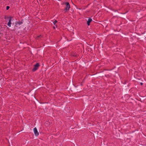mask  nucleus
Here are the masks:
<instances>
[{
  "instance_id": "1",
  "label": "nucleus",
  "mask_w": 146,
  "mask_h": 146,
  "mask_svg": "<svg viewBox=\"0 0 146 146\" xmlns=\"http://www.w3.org/2000/svg\"><path fill=\"white\" fill-rule=\"evenodd\" d=\"M63 4L65 5L66 6V7L64 9V10H65L66 11H68L70 8L69 3L68 2H66L64 3Z\"/></svg>"
},
{
  "instance_id": "2",
  "label": "nucleus",
  "mask_w": 146,
  "mask_h": 146,
  "mask_svg": "<svg viewBox=\"0 0 146 146\" xmlns=\"http://www.w3.org/2000/svg\"><path fill=\"white\" fill-rule=\"evenodd\" d=\"M39 66V64L38 63H36V64L34 65V67L33 69L32 70L33 71H35L38 69Z\"/></svg>"
},
{
  "instance_id": "3",
  "label": "nucleus",
  "mask_w": 146,
  "mask_h": 146,
  "mask_svg": "<svg viewBox=\"0 0 146 146\" xmlns=\"http://www.w3.org/2000/svg\"><path fill=\"white\" fill-rule=\"evenodd\" d=\"M33 131L35 136H38L39 135V133L38 132L37 129L36 127H35L33 129Z\"/></svg>"
},
{
  "instance_id": "4",
  "label": "nucleus",
  "mask_w": 146,
  "mask_h": 146,
  "mask_svg": "<svg viewBox=\"0 0 146 146\" xmlns=\"http://www.w3.org/2000/svg\"><path fill=\"white\" fill-rule=\"evenodd\" d=\"M92 19L91 18H89L88 19V21L87 22V24L88 25H90V22L92 21Z\"/></svg>"
},
{
  "instance_id": "5",
  "label": "nucleus",
  "mask_w": 146,
  "mask_h": 146,
  "mask_svg": "<svg viewBox=\"0 0 146 146\" xmlns=\"http://www.w3.org/2000/svg\"><path fill=\"white\" fill-rule=\"evenodd\" d=\"M11 19H10L9 20V22L7 24V25L9 27H10L11 26Z\"/></svg>"
},
{
  "instance_id": "6",
  "label": "nucleus",
  "mask_w": 146,
  "mask_h": 146,
  "mask_svg": "<svg viewBox=\"0 0 146 146\" xmlns=\"http://www.w3.org/2000/svg\"><path fill=\"white\" fill-rule=\"evenodd\" d=\"M42 37V36L40 35V36H37L36 38L37 39H39V38H40Z\"/></svg>"
},
{
  "instance_id": "7",
  "label": "nucleus",
  "mask_w": 146,
  "mask_h": 146,
  "mask_svg": "<svg viewBox=\"0 0 146 146\" xmlns=\"http://www.w3.org/2000/svg\"><path fill=\"white\" fill-rule=\"evenodd\" d=\"M72 56H76V55L75 54H72Z\"/></svg>"
},
{
  "instance_id": "8",
  "label": "nucleus",
  "mask_w": 146,
  "mask_h": 146,
  "mask_svg": "<svg viewBox=\"0 0 146 146\" xmlns=\"http://www.w3.org/2000/svg\"><path fill=\"white\" fill-rule=\"evenodd\" d=\"M57 22V21L56 20H55L54 22L53 23L54 25H55V24Z\"/></svg>"
},
{
  "instance_id": "9",
  "label": "nucleus",
  "mask_w": 146,
  "mask_h": 146,
  "mask_svg": "<svg viewBox=\"0 0 146 146\" xmlns=\"http://www.w3.org/2000/svg\"><path fill=\"white\" fill-rule=\"evenodd\" d=\"M9 6H7V7H6V10H7L8 9H9Z\"/></svg>"
},
{
  "instance_id": "10",
  "label": "nucleus",
  "mask_w": 146,
  "mask_h": 146,
  "mask_svg": "<svg viewBox=\"0 0 146 146\" xmlns=\"http://www.w3.org/2000/svg\"><path fill=\"white\" fill-rule=\"evenodd\" d=\"M9 17H5V19H9Z\"/></svg>"
},
{
  "instance_id": "11",
  "label": "nucleus",
  "mask_w": 146,
  "mask_h": 146,
  "mask_svg": "<svg viewBox=\"0 0 146 146\" xmlns=\"http://www.w3.org/2000/svg\"><path fill=\"white\" fill-rule=\"evenodd\" d=\"M140 84H141V85H143V83H142V82H141V83H140Z\"/></svg>"
},
{
  "instance_id": "12",
  "label": "nucleus",
  "mask_w": 146,
  "mask_h": 146,
  "mask_svg": "<svg viewBox=\"0 0 146 146\" xmlns=\"http://www.w3.org/2000/svg\"><path fill=\"white\" fill-rule=\"evenodd\" d=\"M53 28H54V29H55V27H53Z\"/></svg>"
}]
</instances>
